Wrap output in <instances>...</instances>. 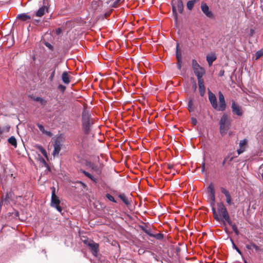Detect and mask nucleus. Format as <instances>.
<instances>
[{
	"label": "nucleus",
	"mask_w": 263,
	"mask_h": 263,
	"mask_svg": "<svg viewBox=\"0 0 263 263\" xmlns=\"http://www.w3.org/2000/svg\"><path fill=\"white\" fill-rule=\"evenodd\" d=\"M232 120L226 114H224L221 117L219 121V130L222 136L228 134L229 136L233 135V132L229 130L231 127Z\"/></svg>",
	"instance_id": "1"
},
{
	"label": "nucleus",
	"mask_w": 263,
	"mask_h": 263,
	"mask_svg": "<svg viewBox=\"0 0 263 263\" xmlns=\"http://www.w3.org/2000/svg\"><path fill=\"white\" fill-rule=\"evenodd\" d=\"M82 122L83 129L85 134H88L93 122L89 114L86 110L83 111L82 113Z\"/></svg>",
	"instance_id": "2"
},
{
	"label": "nucleus",
	"mask_w": 263,
	"mask_h": 263,
	"mask_svg": "<svg viewBox=\"0 0 263 263\" xmlns=\"http://www.w3.org/2000/svg\"><path fill=\"white\" fill-rule=\"evenodd\" d=\"M217 210L220 216H221L223 219L230 223V217L227 211V209L224 205L223 203H219L217 204Z\"/></svg>",
	"instance_id": "3"
},
{
	"label": "nucleus",
	"mask_w": 263,
	"mask_h": 263,
	"mask_svg": "<svg viewBox=\"0 0 263 263\" xmlns=\"http://www.w3.org/2000/svg\"><path fill=\"white\" fill-rule=\"evenodd\" d=\"M177 9L179 13H182L183 10V5L181 0H177L176 2H173L172 3L173 13L176 20L177 19Z\"/></svg>",
	"instance_id": "4"
},
{
	"label": "nucleus",
	"mask_w": 263,
	"mask_h": 263,
	"mask_svg": "<svg viewBox=\"0 0 263 263\" xmlns=\"http://www.w3.org/2000/svg\"><path fill=\"white\" fill-rule=\"evenodd\" d=\"M84 243L89 247V249L91 250L92 254L94 256H97L98 249H99V244L96 243L92 240H85L84 241Z\"/></svg>",
	"instance_id": "5"
},
{
	"label": "nucleus",
	"mask_w": 263,
	"mask_h": 263,
	"mask_svg": "<svg viewBox=\"0 0 263 263\" xmlns=\"http://www.w3.org/2000/svg\"><path fill=\"white\" fill-rule=\"evenodd\" d=\"M63 140L62 138L61 137H58L54 141V143L53 144L54 150L53 151V155L54 157L58 156L61 149V147L62 146Z\"/></svg>",
	"instance_id": "6"
},
{
	"label": "nucleus",
	"mask_w": 263,
	"mask_h": 263,
	"mask_svg": "<svg viewBox=\"0 0 263 263\" xmlns=\"http://www.w3.org/2000/svg\"><path fill=\"white\" fill-rule=\"evenodd\" d=\"M201 9L203 13L209 18H213L214 14L213 12L210 10L209 6L204 2H202L201 4Z\"/></svg>",
	"instance_id": "7"
},
{
	"label": "nucleus",
	"mask_w": 263,
	"mask_h": 263,
	"mask_svg": "<svg viewBox=\"0 0 263 263\" xmlns=\"http://www.w3.org/2000/svg\"><path fill=\"white\" fill-rule=\"evenodd\" d=\"M219 105H217V107L215 108V109L218 111H223L225 110L226 107V104L224 100V97L221 92L219 93Z\"/></svg>",
	"instance_id": "8"
},
{
	"label": "nucleus",
	"mask_w": 263,
	"mask_h": 263,
	"mask_svg": "<svg viewBox=\"0 0 263 263\" xmlns=\"http://www.w3.org/2000/svg\"><path fill=\"white\" fill-rule=\"evenodd\" d=\"M248 140L246 139L240 140L239 143V148L237 149V153L240 155L243 153L247 148Z\"/></svg>",
	"instance_id": "9"
},
{
	"label": "nucleus",
	"mask_w": 263,
	"mask_h": 263,
	"mask_svg": "<svg viewBox=\"0 0 263 263\" xmlns=\"http://www.w3.org/2000/svg\"><path fill=\"white\" fill-rule=\"evenodd\" d=\"M232 109L234 114H236L239 116H241L242 115L241 107L234 101H233L232 103Z\"/></svg>",
	"instance_id": "10"
},
{
	"label": "nucleus",
	"mask_w": 263,
	"mask_h": 263,
	"mask_svg": "<svg viewBox=\"0 0 263 263\" xmlns=\"http://www.w3.org/2000/svg\"><path fill=\"white\" fill-rule=\"evenodd\" d=\"M193 69L198 80L202 79V76L205 73L204 69L200 66H198Z\"/></svg>",
	"instance_id": "11"
},
{
	"label": "nucleus",
	"mask_w": 263,
	"mask_h": 263,
	"mask_svg": "<svg viewBox=\"0 0 263 263\" xmlns=\"http://www.w3.org/2000/svg\"><path fill=\"white\" fill-rule=\"evenodd\" d=\"M209 99L212 107L215 109L217 107V99L215 95L210 91L209 92Z\"/></svg>",
	"instance_id": "12"
},
{
	"label": "nucleus",
	"mask_w": 263,
	"mask_h": 263,
	"mask_svg": "<svg viewBox=\"0 0 263 263\" xmlns=\"http://www.w3.org/2000/svg\"><path fill=\"white\" fill-rule=\"evenodd\" d=\"M47 12H48V8L46 6H43L36 12L35 16L42 17Z\"/></svg>",
	"instance_id": "13"
},
{
	"label": "nucleus",
	"mask_w": 263,
	"mask_h": 263,
	"mask_svg": "<svg viewBox=\"0 0 263 263\" xmlns=\"http://www.w3.org/2000/svg\"><path fill=\"white\" fill-rule=\"evenodd\" d=\"M198 83L199 86V90L200 94L201 96H203L205 92V89L204 85V81L203 79L198 80Z\"/></svg>",
	"instance_id": "14"
},
{
	"label": "nucleus",
	"mask_w": 263,
	"mask_h": 263,
	"mask_svg": "<svg viewBox=\"0 0 263 263\" xmlns=\"http://www.w3.org/2000/svg\"><path fill=\"white\" fill-rule=\"evenodd\" d=\"M70 77L67 72H64L62 75V79L64 83L68 84L70 82Z\"/></svg>",
	"instance_id": "15"
},
{
	"label": "nucleus",
	"mask_w": 263,
	"mask_h": 263,
	"mask_svg": "<svg viewBox=\"0 0 263 263\" xmlns=\"http://www.w3.org/2000/svg\"><path fill=\"white\" fill-rule=\"evenodd\" d=\"M17 18L22 21H26L31 19V16L26 13H22L17 15Z\"/></svg>",
	"instance_id": "16"
},
{
	"label": "nucleus",
	"mask_w": 263,
	"mask_h": 263,
	"mask_svg": "<svg viewBox=\"0 0 263 263\" xmlns=\"http://www.w3.org/2000/svg\"><path fill=\"white\" fill-rule=\"evenodd\" d=\"M60 203V201L57 196L51 197V206L53 207Z\"/></svg>",
	"instance_id": "17"
},
{
	"label": "nucleus",
	"mask_w": 263,
	"mask_h": 263,
	"mask_svg": "<svg viewBox=\"0 0 263 263\" xmlns=\"http://www.w3.org/2000/svg\"><path fill=\"white\" fill-rule=\"evenodd\" d=\"M37 125L40 131L42 132L43 134H45L49 137H51L52 136V133L50 132L45 130V128L42 125L37 124Z\"/></svg>",
	"instance_id": "18"
},
{
	"label": "nucleus",
	"mask_w": 263,
	"mask_h": 263,
	"mask_svg": "<svg viewBox=\"0 0 263 263\" xmlns=\"http://www.w3.org/2000/svg\"><path fill=\"white\" fill-rule=\"evenodd\" d=\"M216 59V57L215 54H211L210 55H207L206 57V60L208 62V64L209 66L212 65V63L214 61H215Z\"/></svg>",
	"instance_id": "19"
},
{
	"label": "nucleus",
	"mask_w": 263,
	"mask_h": 263,
	"mask_svg": "<svg viewBox=\"0 0 263 263\" xmlns=\"http://www.w3.org/2000/svg\"><path fill=\"white\" fill-rule=\"evenodd\" d=\"M208 199L211 206H214L215 203V194H209Z\"/></svg>",
	"instance_id": "20"
},
{
	"label": "nucleus",
	"mask_w": 263,
	"mask_h": 263,
	"mask_svg": "<svg viewBox=\"0 0 263 263\" xmlns=\"http://www.w3.org/2000/svg\"><path fill=\"white\" fill-rule=\"evenodd\" d=\"M119 197L126 205H128L130 204V202L129 201L128 198L125 196V194H120L119 195Z\"/></svg>",
	"instance_id": "21"
},
{
	"label": "nucleus",
	"mask_w": 263,
	"mask_h": 263,
	"mask_svg": "<svg viewBox=\"0 0 263 263\" xmlns=\"http://www.w3.org/2000/svg\"><path fill=\"white\" fill-rule=\"evenodd\" d=\"M34 147L38 149L46 158H47V154L46 151L44 148H43V147L41 145L36 144L34 146Z\"/></svg>",
	"instance_id": "22"
},
{
	"label": "nucleus",
	"mask_w": 263,
	"mask_h": 263,
	"mask_svg": "<svg viewBox=\"0 0 263 263\" xmlns=\"http://www.w3.org/2000/svg\"><path fill=\"white\" fill-rule=\"evenodd\" d=\"M197 0H191L187 2L186 6L189 10H192L194 7L195 4L197 2Z\"/></svg>",
	"instance_id": "23"
},
{
	"label": "nucleus",
	"mask_w": 263,
	"mask_h": 263,
	"mask_svg": "<svg viewBox=\"0 0 263 263\" xmlns=\"http://www.w3.org/2000/svg\"><path fill=\"white\" fill-rule=\"evenodd\" d=\"M208 194H215L214 185L213 183H211L209 184L207 189Z\"/></svg>",
	"instance_id": "24"
},
{
	"label": "nucleus",
	"mask_w": 263,
	"mask_h": 263,
	"mask_svg": "<svg viewBox=\"0 0 263 263\" xmlns=\"http://www.w3.org/2000/svg\"><path fill=\"white\" fill-rule=\"evenodd\" d=\"M212 211H213V215H214V218H215L216 220H217V221H220V220H221V217H220V216H220V215H218L217 214V213H216V212L215 208V207H214V206H213V207H212Z\"/></svg>",
	"instance_id": "25"
},
{
	"label": "nucleus",
	"mask_w": 263,
	"mask_h": 263,
	"mask_svg": "<svg viewBox=\"0 0 263 263\" xmlns=\"http://www.w3.org/2000/svg\"><path fill=\"white\" fill-rule=\"evenodd\" d=\"M8 142L12 145L14 146H16V144H17L16 140L13 136H12L8 139Z\"/></svg>",
	"instance_id": "26"
},
{
	"label": "nucleus",
	"mask_w": 263,
	"mask_h": 263,
	"mask_svg": "<svg viewBox=\"0 0 263 263\" xmlns=\"http://www.w3.org/2000/svg\"><path fill=\"white\" fill-rule=\"evenodd\" d=\"M226 202L229 205L233 204L232 199L230 194L226 196Z\"/></svg>",
	"instance_id": "27"
},
{
	"label": "nucleus",
	"mask_w": 263,
	"mask_h": 263,
	"mask_svg": "<svg viewBox=\"0 0 263 263\" xmlns=\"http://www.w3.org/2000/svg\"><path fill=\"white\" fill-rule=\"evenodd\" d=\"M188 109L190 111H192L194 110L193 103V100L192 99L190 100L188 102Z\"/></svg>",
	"instance_id": "28"
},
{
	"label": "nucleus",
	"mask_w": 263,
	"mask_h": 263,
	"mask_svg": "<svg viewBox=\"0 0 263 263\" xmlns=\"http://www.w3.org/2000/svg\"><path fill=\"white\" fill-rule=\"evenodd\" d=\"M34 100L41 103L42 105H45L46 103V101L42 98L36 97L34 99Z\"/></svg>",
	"instance_id": "29"
},
{
	"label": "nucleus",
	"mask_w": 263,
	"mask_h": 263,
	"mask_svg": "<svg viewBox=\"0 0 263 263\" xmlns=\"http://www.w3.org/2000/svg\"><path fill=\"white\" fill-rule=\"evenodd\" d=\"M83 173L85 174V175L86 176H87V177H88L89 178H90L91 180L94 181H96V179L92 175H91L90 173L86 172V171H83Z\"/></svg>",
	"instance_id": "30"
},
{
	"label": "nucleus",
	"mask_w": 263,
	"mask_h": 263,
	"mask_svg": "<svg viewBox=\"0 0 263 263\" xmlns=\"http://www.w3.org/2000/svg\"><path fill=\"white\" fill-rule=\"evenodd\" d=\"M178 47H179V45L177 44V47H176V57H177V59L178 60V61L179 62H180V61L181 60V53H179Z\"/></svg>",
	"instance_id": "31"
},
{
	"label": "nucleus",
	"mask_w": 263,
	"mask_h": 263,
	"mask_svg": "<svg viewBox=\"0 0 263 263\" xmlns=\"http://www.w3.org/2000/svg\"><path fill=\"white\" fill-rule=\"evenodd\" d=\"M263 55V51L259 50L255 54L256 60L259 59Z\"/></svg>",
	"instance_id": "32"
},
{
	"label": "nucleus",
	"mask_w": 263,
	"mask_h": 263,
	"mask_svg": "<svg viewBox=\"0 0 263 263\" xmlns=\"http://www.w3.org/2000/svg\"><path fill=\"white\" fill-rule=\"evenodd\" d=\"M220 191L221 192L225 195V196L228 195L230 194L229 192L223 187L220 188Z\"/></svg>",
	"instance_id": "33"
},
{
	"label": "nucleus",
	"mask_w": 263,
	"mask_h": 263,
	"mask_svg": "<svg viewBox=\"0 0 263 263\" xmlns=\"http://www.w3.org/2000/svg\"><path fill=\"white\" fill-rule=\"evenodd\" d=\"M232 228L233 230L234 231L236 235H238L239 234V231H238V230L237 229V226L235 224H232Z\"/></svg>",
	"instance_id": "34"
},
{
	"label": "nucleus",
	"mask_w": 263,
	"mask_h": 263,
	"mask_svg": "<svg viewBox=\"0 0 263 263\" xmlns=\"http://www.w3.org/2000/svg\"><path fill=\"white\" fill-rule=\"evenodd\" d=\"M198 66H200V65L198 64L197 62L195 60H193L192 61L193 68L194 69Z\"/></svg>",
	"instance_id": "35"
},
{
	"label": "nucleus",
	"mask_w": 263,
	"mask_h": 263,
	"mask_svg": "<svg viewBox=\"0 0 263 263\" xmlns=\"http://www.w3.org/2000/svg\"><path fill=\"white\" fill-rule=\"evenodd\" d=\"M106 197L107 198V199L108 200H109L110 201H113L114 202H116V201L114 199V198L113 196H112L111 195L109 194H106Z\"/></svg>",
	"instance_id": "36"
},
{
	"label": "nucleus",
	"mask_w": 263,
	"mask_h": 263,
	"mask_svg": "<svg viewBox=\"0 0 263 263\" xmlns=\"http://www.w3.org/2000/svg\"><path fill=\"white\" fill-rule=\"evenodd\" d=\"M53 208H55L58 210V212L62 214L63 210L62 208L60 206V204L57 205L53 206Z\"/></svg>",
	"instance_id": "37"
},
{
	"label": "nucleus",
	"mask_w": 263,
	"mask_h": 263,
	"mask_svg": "<svg viewBox=\"0 0 263 263\" xmlns=\"http://www.w3.org/2000/svg\"><path fill=\"white\" fill-rule=\"evenodd\" d=\"M58 88L62 92H64L66 89V87L63 85H59Z\"/></svg>",
	"instance_id": "38"
},
{
	"label": "nucleus",
	"mask_w": 263,
	"mask_h": 263,
	"mask_svg": "<svg viewBox=\"0 0 263 263\" xmlns=\"http://www.w3.org/2000/svg\"><path fill=\"white\" fill-rule=\"evenodd\" d=\"M233 247L236 250V251L240 255H241V252L240 250L235 245V244L233 242Z\"/></svg>",
	"instance_id": "39"
},
{
	"label": "nucleus",
	"mask_w": 263,
	"mask_h": 263,
	"mask_svg": "<svg viewBox=\"0 0 263 263\" xmlns=\"http://www.w3.org/2000/svg\"><path fill=\"white\" fill-rule=\"evenodd\" d=\"M54 73H55V71H53L51 74L50 75V77H49V79L50 81H52L54 78Z\"/></svg>",
	"instance_id": "40"
},
{
	"label": "nucleus",
	"mask_w": 263,
	"mask_h": 263,
	"mask_svg": "<svg viewBox=\"0 0 263 263\" xmlns=\"http://www.w3.org/2000/svg\"><path fill=\"white\" fill-rule=\"evenodd\" d=\"M252 248H254L256 250L258 251L259 250V248L258 246H257L254 243H252Z\"/></svg>",
	"instance_id": "41"
},
{
	"label": "nucleus",
	"mask_w": 263,
	"mask_h": 263,
	"mask_svg": "<svg viewBox=\"0 0 263 263\" xmlns=\"http://www.w3.org/2000/svg\"><path fill=\"white\" fill-rule=\"evenodd\" d=\"M55 189L54 187L52 188L51 197L55 196Z\"/></svg>",
	"instance_id": "42"
},
{
	"label": "nucleus",
	"mask_w": 263,
	"mask_h": 263,
	"mask_svg": "<svg viewBox=\"0 0 263 263\" xmlns=\"http://www.w3.org/2000/svg\"><path fill=\"white\" fill-rule=\"evenodd\" d=\"M192 123L194 125H196L197 124V120L195 118H192Z\"/></svg>",
	"instance_id": "43"
},
{
	"label": "nucleus",
	"mask_w": 263,
	"mask_h": 263,
	"mask_svg": "<svg viewBox=\"0 0 263 263\" xmlns=\"http://www.w3.org/2000/svg\"><path fill=\"white\" fill-rule=\"evenodd\" d=\"M204 170H205V163L203 162L202 164V170H201V171L202 173H203L204 172Z\"/></svg>",
	"instance_id": "44"
},
{
	"label": "nucleus",
	"mask_w": 263,
	"mask_h": 263,
	"mask_svg": "<svg viewBox=\"0 0 263 263\" xmlns=\"http://www.w3.org/2000/svg\"><path fill=\"white\" fill-rule=\"evenodd\" d=\"M246 248L248 249V250H251L252 248V244L250 245H247L246 246Z\"/></svg>",
	"instance_id": "45"
},
{
	"label": "nucleus",
	"mask_w": 263,
	"mask_h": 263,
	"mask_svg": "<svg viewBox=\"0 0 263 263\" xmlns=\"http://www.w3.org/2000/svg\"><path fill=\"white\" fill-rule=\"evenodd\" d=\"M120 0H117L115 2V4L114 5V7H116V5L117 4Z\"/></svg>",
	"instance_id": "46"
},
{
	"label": "nucleus",
	"mask_w": 263,
	"mask_h": 263,
	"mask_svg": "<svg viewBox=\"0 0 263 263\" xmlns=\"http://www.w3.org/2000/svg\"><path fill=\"white\" fill-rule=\"evenodd\" d=\"M224 73V71L223 70H221L220 72V76H222Z\"/></svg>",
	"instance_id": "47"
},
{
	"label": "nucleus",
	"mask_w": 263,
	"mask_h": 263,
	"mask_svg": "<svg viewBox=\"0 0 263 263\" xmlns=\"http://www.w3.org/2000/svg\"><path fill=\"white\" fill-rule=\"evenodd\" d=\"M61 32V29L60 28H59L57 30V32L58 34L60 33Z\"/></svg>",
	"instance_id": "48"
},
{
	"label": "nucleus",
	"mask_w": 263,
	"mask_h": 263,
	"mask_svg": "<svg viewBox=\"0 0 263 263\" xmlns=\"http://www.w3.org/2000/svg\"><path fill=\"white\" fill-rule=\"evenodd\" d=\"M178 67L179 69L181 68V64L179 63V62H178Z\"/></svg>",
	"instance_id": "49"
},
{
	"label": "nucleus",
	"mask_w": 263,
	"mask_h": 263,
	"mask_svg": "<svg viewBox=\"0 0 263 263\" xmlns=\"http://www.w3.org/2000/svg\"><path fill=\"white\" fill-rule=\"evenodd\" d=\"M147 234H148L150 236H153L151 234H150L147 231H145Z\"/></svg>",
	"instance_id": "50"
},
{
	"label": "nucleus",
	"mask_w": 263,
	"mask_h": 263,
	"mask_svg": "<svg viewBox=\"0 0 263 263\" xmlns=\"http://www.w3.org/2000/svg\"><path fill=\"white\" fill-rule=\"evenodd\" d=\"M194 88L195 90H196V84H195Z\"/></svg>",
	"instance_id": "51"
},
{
	"label": "nucleus",
	"mask_w": 263,
	"mask_h": 263,
	"mask_svg": "<svg viewBox=\"0 0 263 263\" xmlns=\"http://www.w3.org/2000/svg\"><path fill=\"white\" fill-rule=\"evenodd\" d=\"M253 32V30H251V33H252Z\"/></svg>",
	"instance_id": "52"
},
{
	"label": "nucleus",
	"mask_w": 263,
	"mask_h": 263,
	"mask_svg": "<svg viewBox=\"0 0 263 263\" xmlns=\"http://www.w3.org/2000/svg\"><path fill=\"white\" fill-rule=\"evenodd\" d=\"M46 46L49 47V45H48L47 44H46Z\"/></svg>",
	"instance_id": "53"
},
{
	"label": "nucleus",
	"mask_w": 263,
	"mask_h": 263,
	"mask_svg": "<svg viewBox=\"0 0 263 263\" xmlns=\"http://www.w3.org/2000/svg\"><path fill=\"white\" fill-rule=\"evenodd\" d=\"M46 46L49 47V45H48L47 44H46Z\"/></svg>",
	"instance_id": "54"
},
{
	"label": "nucleus",
	"mask_w": 263,
	"mask_h": 263,
	"mask_svg": "<svg viewBox=\"0 0 263 263\" xmlns=\"http://www.w3.org/2000/svg\"><path fill=\"white\" fill-rule=\"evenodd\" d=\"M246 263H247V262H246Z\"/></svg>",
	"instance_id": "55"
}]
</instances>
